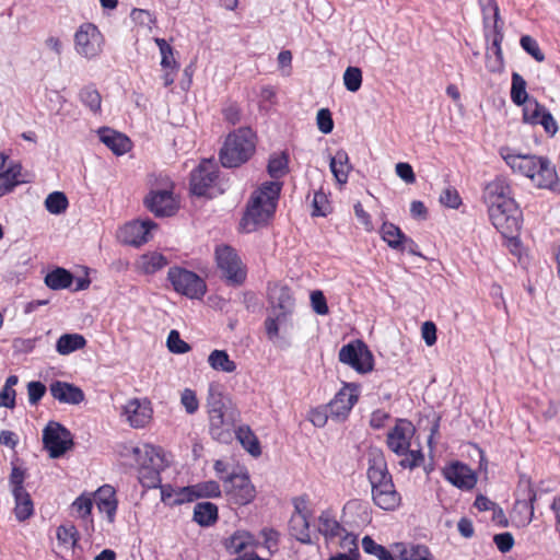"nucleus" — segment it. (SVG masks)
<instances>
[{
    "label": "nucleus",
    "instance_id": "nucleus-57",
    "mask_svg": "<svg viewBox=\"0 0 560 560\" xmlns=\"http://www.w3.org/2000/svg\"><path fill=\"white\" fill-rule=\"evenodd\" d=\"M313 217H326L328 212V199L327 196L323 191H316L312 201Z\"/></svg>",
    "mask_w": 560,
    "mask_h": 560
},
{
    "label": "nucleus",
    "instance_id": "nucleus-31",
    "mask_svg": "<svg viewBox=\"0 0 560 560\" xmlns=\"http://www.w3.org/2000/svg\"><path fill=\"white\" fill-rule=\"evenodd\" d=\"M73 275L65 268L57 267L45 277V284L51 290L69 288L73 282Z\"/></svg>",
    "mask_w": 560,
    "mask_h": 560
},
{
    "label": "nucleus",
    "instance_id": "nucleus-5",
    "mask_svg": "<svg viewBox=\"0 0 560 560\" xmlns=\"http://www.w3.org/2000/svg\"><path fill=\"white\" fill-rule=\"evenodd\" d=\"M256 136L248 127H241L226 136L219 152L223 167L234 168L246 163L256 150Z\"/></svg>",
    "mask_w": 560,
    "mask_h": 560
},
{
    "label": "nucleus",
    "instance_id": "nucleus-12",
    "mask_svg": "<svg viewBox=\"0 0 560 560\" xmlns=\"http://www.w3.org/2000/svg\"><path fill=\"white\" fill-rule=\"evenodd\" d=\"M103 35L92 23L82 24L74 34V47L79 55L93 58L102 50Z\"/></svg>",
    "mask_w": 560,
    "mask_h": 560
},
{
    "label": "nucleus",
    "instance_id": "nucleus-35",
    "mask_svg": "<svg viewBox=\"0 0 560 560\" xmlns=\"http://www.w3.org/2000/svg\"><path fill=\"white\" fill-rule=\"evenodd\" d=\"M208 363L215 371L233 373L236 370V363L230 359L225 350H213L208 357Z\"/></svg>",
    "mask_w": 560,
    "mask_h": 560
},
{
    "label": "nucleus",
    "instance_id": "nucleus-21",
    "mask_svg": "<svg viewBox=\"0 0 560 560\" xmlns=\"http://www.w3.org/2000/svg\"><path fill=\"white\" fill-rule=\"evenodd\" d=\"M122 415L133 428H143L152 417V409L148 400L133 398L124 406Z\"/></svg>",
    "mask_w": 560,
    "mask_h": 560
},
{
    "label": "nucleus",
    "instance_id": "nucleus-53",
    "mask_svg": "<svg viewBox=\"0 0 560 560\" xmlns=\"http://www.w3.org/2000/svg\"><path fill=\"white\" fill-rule=\"evenodd\" d=\"M180 404L188 415H194L199 409V401L196 393L190 388H185L180 395Z\"/></svg>",
    "mask_w": 560,
    "mask_h": 560
},
{
    "label": "nucleus",
    "instance_id": "nucleus-7",
    "mask_svg": "<svg viewBox=\"0 0 560 560\" xmlns=\"http://www.w3.org/2000/svg\"><path fill=\"white\" fill-rule=\"evenodd\" d=\"M167 279L174 290L189 299H201L207 290L206 282L194 271L180 267L170 268Z\"/></svg>",
    "mask_w": 560,
    "mask_h": 560
},
{
    "label": "nucleus",
    "instance_id": "nucleus-4",
    "mask_svg": "<svg viewBox=\"0 0 560 560\" xmlns=\"http://www.w3.org/2000/svg\"><path fill=\"white\" fill-rule=\"evenodd\" d=\"M280 192L281 184L278 182H265L253 191L241 221L246 232L268 222L276 212Z\"/></svg>",
    "mask_w": 560,
    "mask_h": 560
},
{
    "label": "nucleus",
    "instance_id": "nucleus-14",
    "mask_svg": "<svg viewBox=\"0 0 560 560\" xmlns=\"http://www.w3.org/2000/svg\"><path fill=\"white\" fill-rule=\"evenodd\" d=\"M226 494L236 504L246 505L250 503L255 495V487L252 485L249 477L245 474H232L223 478Z\"/></svg>",
    "mask_w": 560,
    "mask_h": 560
},
{
    "label": "nucleus",
    "instance_id": "nucleus-1",
    "mask_svg": "<svg viewBox=\"0 0 560 560\" xmlns=\"http://www.w3.org/2000/svg\"><path fill=\"white\" fill-rule=\"evenodd\" d=\"M493 226L506 238H515L521 230L523 213L514 200L510 182L502 176L489 182L483 189Z\"/></svg>",
    "mask_w": 560,
    "mask_h": 560
},
{
    "label": "nucleus",
    "instance_id": "nucleus-23",
    "mask_svg": "<svg viewBox=\"0 0 560 560\" xmlns=\"http://www.w3.org/2000/svg\"><path fill=\"white\" fill-rule=\"evenodd\" d=\"M482 11H483V20H485L486 26L488 25V21H489L488 13L493 14L492 31H491V34L487 35V37L489 40H491V47L489 49H491L495 56L501 57V42L503 39V34L501 32V27L499 26V22H500L499 8L494 1L489 0L488 5L483 7Z\"/></svg>",
    "mask_w": 560,
    "mask_h": 560
},
{
    "label": "nucleus",
    "instance_id": "nucleus-50",
    "mask_svg": "<svg viewBox=\"0 0 560 560\" xmlns=\"http://www.w3.org/2000/svg\"><path fill=\"white\" fill-rule=\"evenodd\" d=\"M166 346L172 353L183 354L190 350V346L180 338L177 330L170 331L166 340Z\"/></svg>",
    "mask_w": 560,
    "mask_h": 560
},
{
    "label": "nucleus",
    "instance_id": "nucleus-27",
    "mask_svg": "<svg viewBox=\"0 0 560 560\" xmlns=\"http://www.w3.org/2000/svg\"><path fill=\"white\" fill-rule=\"evenodd\" d=\"M310 516L292 514L289 521V533L298 541L305 545L313 544L310 534Z\"/></svg>",
    "mask_w": 560,
    "mask_h": 560
},
{
    "label": "nucleus",
    "instance_id": "nucleus-32",
    "mask_svg": "<svg viewBox=\"0 0 560 560\" xmlns=\"http://www.w3.org/2000/svg\"><path fill=\"white\" fill-rule=\"evenodd\" d=\"M342 530V526L338 521L335 520L329 511H323L320 513L318 517V532L327 540L340 536Z\"/></svg>",
    "mask_w": 560,
    "mask_h": 560
},
{
    "label": "nucleus",
    "instance_id": "nucleus-22",
    "mask_svg": "<svg viewBox=\"0 0 560 560\" xmlns=\"http://www.w3.org/2000/svg\"><path fill=\"white\" fill-rule=\"evenodd\" d=\"M49 392L52 398L61 404L79 405L85 398L80 387L62 381H54L49 386Z\"/></svg>",
    "mask_w": 560,
    "mask_h": 560
},
{
    "label": "nucleus",
    "instance_id": "nucleus-44",
    "mask_svg": "<svg viewBox=\"0 0 560 560\" xmlns=\"http://www.w3.org/2000/svg\"><path fill=\"white\" fill-rule=\"evenodd\" d=\"M288 161V155L284 152L271 155L267 166L270 177L275 179L282 177L287 173Z\"/></svg>",
    "mask_w": 560,
    "mask_h": 560
},
{
    "label": "nucleus",
    "instance_id": "nucleus-26",
    "mask_svg": "<svg viewBox=\"0 0 560 560\" xmlns=\"http://www.w3.org/2000/svg\"><path fill=\"white\" fill-rule=\"evenodd\" d=\"M330 171L338 184L345 185L348 182V176L352 170L349 161V155L345 150H338L329 161Z\"/></svg>",
    "mask_w": 560,
    "mask_h": 560
},
{
    "label": "nucleus",
    "instance_id": "nucleus-11",
    "mask_svg": "<svg viewBox=\"0 0 560 560\" xmlns=\"http://www.w3.org/2000/svg\"><path fill=\"white\" fill-rule=\"evenodd\" d=\"M238 421L240 412L234 407L209 416L211 436L221 443H230L233 440L234 432L237 430L236 423Z\"/></svg>",
    "mask_w": 560,
    "mask_h": 560
},
{
    "label": "nucleus",
    "instance_id": "nucleus-64",
    "mask_svg": "<svg viewBox=\"0 0 560 560\" xmlns=\"http://www.w3.org/2000/svg\"><path fill=\"white\" fill-rule=\"evenodd\" d=\"M493 541L497 548L503 553L509 552L514 545V538L509 532L494 535Z\"/></svg>",
    "mask_w": 560,
    "mask_h": 560
},
{
    "label": "nucleus",
    "instance_id": "nucleus-24",
    "mask_svg": "<svg viewBox=\"0 0 560 560\" xmlns=\"http://www.w3.org/2000/svg\"><path fill=\"white\" fill-rule=\"evenodd\" d=\"M98 136L100 140L116 155H122L131 148V141L127 136L110 128H101Z\"/></svg>",
    "mask_w": 560,
    "mask_h": 560
},
{
    "label": "nucleus",
    "instance_id": "nucleus-62",
    "mask_svg": "<svg viewBox=\"0 0 560 560\" xmlns=\"http://www.w3.org/2000/svg\"><path fill=\"white\" fill-rule=\"evenodd\" d=\"M97 509L101 513H104L106 515V520L109 524H113L116 518L117 508H118V501L117 500H101V502L96 503Z\"/></svg>",
    "mask_w": 560,
    "mask_h": 560
},
{
    "label": "nucleus",
    "instance_id": "nucleus-52",
    "mask_svg": "<svg viewBox=\"0 0 560 560\" xmlns=\"http://www.w3.org/2000/svg\"><path fill=\"white\" fill-rule=\"evenodd\" d=\"M402 456L404 458L399 460V466L404 469H413L419 467L424 460V456L420 450L411 451L408 448L407 453H405Z\"/></svg>",
    "mask_w": 560,
    "mask_h": 560
},
{
    "label": "nucleus",
    "instance_id": "nucleus-51",
    "mask_svg": "<svg viewBox=\"0 0 560 560\" xmlns=\"http://www.w3.org/2000/svg\"><path fill=\"white\" fill-rule=\"evenodd\" d=\"M520 44L522 48L530 55L536 61L542 62L545 60V55L539 48V45L535 38L529 35H523L521 37Z\"/></svg>",
    "mask_w": 560,
    "mask_h": 560
},
{
    "label": "nucleus",
    "instance_id": "nucleus-28",
    "mask_svg": "<svg viewBox=\"0 0 560 560\" xmlns=\"http://www.w3.org/2000/svg\"><path fill=\"white\" fill-rule=\"evenodd\" d=\"M218 506L209 501L199 502L194 508L192 520L202 527H209L218 521Z\"/></svg>",
    "mask_w": 560,
    "mask_h": 560
},
{
    "label": "nucleus",
    "instance_id": "nucleus-47",
    "mask_svg": "<svg viewBox=\"0 0 560 560\" xmlns=\"http://www.w3.org/2000/svg\"><path fill=\"white\" fill-rule=\"evenodd\" d=\"M362 548L364 552L377 557L378 560H395L384 546L376 544L370 536L363 537Z\"/></svg>",
    "mask_w": 560,
    "mask_h": 560
},
{
    "label": "nucleus",
    "instance_id": "nucleus-58",
    "mask_svg": "<svg viewBox=\"0 0 560 560\" xmlns=\"http://www.w3.org/2000/svg\"><path fill=\"white\" fill-rule=\"evenodd\" d=\"M317 127L318 129L325 133L328 135L334 129V120L331 117V113L327 108H322L317 112L316 116Z\"/></svg>",
    "mask_w": 560,
    "mask_h": 560
},
{
    "label": "nucleus",
    "instance_id": "nucleus-13",
    "mask_svg": "<svg viewBox=\"0 0 560 560\" xmlns=\"http://www.w3.org/2000/svg\"><path fill=\"white\" fill-rule=\"evenodd\" d=\"M143 203L150 212L159 218L171 217L178 209L172 187L150 190L144 197Z\"/></svg>",
    "mask_w": 560,
    "mask_h": 560
},
{
    "label": "nucleus",
    "instance_id": "nucleus-16",
    "mask_svg": "<svg viewBox=\"0 0 560 560\" xmlns=\"http://www.w3.org/2000/svg\"><path fill=\"white\" fill-rule=\"evenodd\" d=\"M156 228V224L150 220H136L128 222L120 229L119 238L122 243L139 247L151 237V231Z\"/></svg>",
    "mask_w": 560,
    "mask_h": 560
},
{
    "label": "nucleus",
    "instance_id": "nucleus-42",
    "mask_svg": "<svg viewBox=\"0 0 560 560\" xmlns=\"http://www.w3.org/2000/svg\"><path fill=\"white\" fill-rule=\"evenodd\" d=\"M80 101L91 112L98 113L101 110L102 97L100 92L93 86H84L79 94Z\"/></svg>",
    "mask_w": 560,
    "mask_h": 560
},
{
    "label": "nucleus",
    "instance_id": "nucleus-25",
    "mask_svg": "<svg viewBox=\"0 0 560 560\" xmlns=\"http://www.w3.org/2000/svg\"><path fill=\"white\" fill-rule=\"evenodd\" d=\"M270 302L272 304V313L288 316L293 312L294 299L288 287L276 288L270 293Z\"/></svg>",
    "mask_w": 560,
    "mask_h": 560
},
{
    "label": "nucleus",
    "instance_id": "nucleus-3",
    "mask_svg": "<svg viewBox=\"0 0 560 560\" xmlns=\"http://www.w3.org/2000/svg\"><path fill=\"white\" fill-rule=\"evenodd\" d=\"M368 465L366 476L374 504L384 511L397 510L401 504V495L395 488L385 456L380 448L369 451Z\"/></svg>",
    "mask_w": 560,
    "mask_h": 560
},
{
    "label": "nucleus",
    "instance_id": "nucleus-6",
    "mask_svg": "<svg viewBox=\"0 0 560 560\" xmlns=\"http://www.w3.org/2000/svg\"><path fill=\"white\" fill-rule=\"evenodd\" d=\"M219 168L213 161L205 160L190 173V191L198 197L212 198L221 190L217 189Z\"/></svg>",
    "mask_w": 560,
    "mask_h": 560
},
{
    "label": "nucleus",
    "instance_id": "nucleus-9",
    "mask_svg": "<svg viewBox=\"0 0 560 560\" xmlns=\"http://www.w3.org/2000/svg\"><path fill=\"white\" fill-rule=\"evenodd\" d=\"M43 444L51 458L63 456L74 445L71 432L56 421H49L44 428Z\"/></svg>",
    "mask_w": 560,
    "mask_h": 560
},
{
    "label": "nucleus",
    "instance_id": "nucleus-63",
    "mask_svg": "<svg viewBox=\"0 0 560 560\" xmlns=\"http://www.w3.org/2000/svg\"><path fill=\"white\" fill-rule=\"evenodd\" d=\"M311 303L314 312L318 315H326L329 311L326 298L322 291L317 290L311 293Z\"/></svg>",
    "mask_w": 560,
    "mask_h": 560
},
{
    "label": "nucleus",
    "instance_id": "nucleus-8",
    "mask_svg": "<svg viewBox=\"0 0 560 560\" xmlns=\"http://www.w3.org/2000/svg\"><path fill=\"white\" fill-rule=\"evenodd\" d=\"M218 268L230 284L240 285L246 279V268L236 250L229 245L215 248Z\"/></svg>",
    "mask_w": 560,
    "mask_h": 560
},
{
    "label": "nucleus",
    "instance_id": "nucleus-29",
    "mask_svg": "<svg viewBox=\"0 0 560 560\" xmlns=\"http://www.w3.org/2000/svg\"><path fill=\"white\" fill-rule=\"evenodd\" d=\"M234 436L238 440L242 446L254 457L261 454V448L257 436L247 425H241L234 432Z\"/></svg>",
    "mask_w": 560,
    "mask_h": 560
},
{
    "label": "nucleus",
    "instance_id": "nucleus-59",
    "mask_svg": "<svg viewBox=\"0 0 560 560\" xmlns=\"http://www.w3.org/2000/svg\"><path fill=\"white\" fill-rule=\"evenodd\" d=\"M440 202L445 207L457 209L462 203V199L455 188L447 187L440 195Z\"/></svg>",
    "mask_w": 560,
    "mask_h": 560
},
{
    "label": "nucleus",
    "instance_id": "nucleus-48",
    "mask_svg": "<svg viewBox=\"0 0 560 560\" xmlns=\"http://www.w3.org/2000/svg\"><path fill=\"white\" fill-rule=\"evenodd\" d=\"M343 83L348 91H359L362 85L361 69L358 67H348L343 73Z\"/></svg>",
    "mask_w": 560,
    "mask_h": 560
},
{
    "label": "nucleus",
    "instance_id": "nucleus-39",
    "mask_svg": "<svg viewBox=\"0 0 560 560\" xmlns=\"http://www.w3.org/2000/svg\"><path fill=\"white\" fill-rule=\"evenodd\" d=\"M207 407L209 416L233 408V406L223 396V394L220 390L213 388L212 386L209 388Z\"/></svg>",
    "mask_w": 560,
    "mask_h": 560
},
{
    "label": "nucleus",
    "instance_id": "nucleus-43",
    "mask_svg": "<svg viewBox=\"0 0 560 560\" xmlns=\"http://www.w3.org/2000/svg\"><path fill=\"white\" fill-rule=\"evenodd\" d=\"M69 206L68 198L62 191L50 192L45 199V207L51 214L63 213Z\"/></svg>",
    "mask_w": 560,
    "mask_h": 560
},
{
    "label": "nucleus",
    "instance_id": "nucleus-46",
    "mask_svg": "<svg viewBox=\"0 0 560 560\" xmlns=\"http://www.w3.org/2000/svg\"><path fill=\"white\" fill-rule=\"evenodd\" d=\"M163 469H154L142 467L139 468V481L140 483L148 489H154L162 485L161 471Z\"/></svg>",
    "mask_w": 560,
    "mask_h": 560
},
{
    "label": "nucleus",
    "instance_id": "nucleus-41",
    "mask_svg": "<svg viewBox=\"0 0 560 560\" xmlns=\"http://www.w3.org/2000/svg\"><path fill=\"white\" fill-rule=\"evenodd\" d=\"M141 269L144 273H155L158 270L165 267L168 261L165 256L160 253H151L141 256Z\"/></svg>",
    "mask_w": 560,
    "mask_h": 560
},
{
    "label": "nucleus",
    "instance_id": "nucleus-20",
    "mask_svg": "<svg viewBox=\"0 0 560 560\" xmlns=\"http://www.w3.org/2000/svg\"><path fill=\"white\" fill-rule=\"evenodd\" d=\"M131 453L139 468L164 469L166 467L162 450L153 445L144 444L142 446H135L131 448Z\"/></svg>",
    "mask_w": 560,
    "mask_h": 560
},
{
    "label": "nucleus",
    "instance_id": "nucleus-17",
    "mask_svg": "<svg viewBox=\"0 0 560 560\" xmlns=\"http://www.w3.org/2000/svg\"><path fill=\"white\" fill-rule=\"evenodd\" d=\"M415 434V427L408 420H399L387 433V446L397 455H404L410 448V441Z\"/></svg>",
    "mask_w": 560,
    "mask_h": 560
},
{
    "label": "nucleus",
    "instance_id": "nucleus-56",
    "mask_svg": "<svg viewBox=\"0 0 560 560\" xmlns=\"http://www.w3.org/2000/svg\"><path fill=\"white\" fill-rule=\"evenodd\" d=\"M57 538L62 544L74 546L78 541L79 534L74 525H61L57 529Z\"/></svg>",
    "mask_w": 560,
    "mask_h": 560
},
{
    "label": "nucleus",
    "instance_id": "nucleus-60",
    "mask_svg": "<svg viewBox=\"0 0 560 560\" xmlns=\"http://www.w3.org/2000/svg\"><path fill=\"white\" fill-rule=\"evenodd\" d=\"M329 418L330 415L325 405L312 409L308 416L310 421L317 428H323Z\"/></svg>",
    "mask_w": 560,
    "mask_h": 560
},
{
    "label": "nucleus",
    "instance_id": "nucleus-37",
    "mask_svg": "<svg viewBox=\"0 0 560 560\" xmlns=\"http://www.w3.org/2000/svg\"><path fill=\"white\" fill-rule=\"evenodd\" d=\"M381 236L390 248L396 250L401 246V242L405 240L406 234L394 223L384 222L381 228Z\"/></svg>",
    "mask_w": 560,
    "mask_h": 560
},
{
    "label": "nucleus",
    "instance_id": "nucleus-15",
    "mask_svg": "<svg viewBox=\"0 0 560 560\" xmlns=\"http://www.w3.org/2000/svg\"><path fill=\"white\" fill-rule=\"evenodd\" d=\"M354 384H346L334 397L329 404L325 405L329 411L330 419L340 422L347 419L354 404L358 401V395L354 393Z\"/></svg>",
    "mask_w": 560,
    "mask_h": 560
},
{
    "label": "nucleus",
    "instance_id": "nucleus-18",
    "mask_svg": "<svg viewBox=\"0 0 560 560\" xmlns=\"http://www.w3.org/2000/svg\"><path fill=\"white\" fill-rule=\"evenodd\" d=\"M174 504L192 502L199 498H219L221 495L220 485L214 480L199 482L192 486L180 488L177 491Z\"/></svg>",
    "mask_w": 560,
    "mask_h": 560
},
{
    "label": "nucleus",
    "instance_id": "nucleus-40",
    "mask_svg": "<svg viewBox=\"0 0 560 560\" xmlns=\"http://www.w3.org/2000/svg\"><path fill=\"white\" fill-rule=\"evenodd\" d=\"M547 110L536 98H532L524 104L523 120L526 124L538 125Z\"/></svg>",
    "mask_w": 560,
    "mask_h": 560
},
{
    "label": "nucleus",
    "instance_id": "nucleus-10",
    "mask_svg": "<svg viewBox=\"0 0 560 560\" xmlns=\"http://www.w3.org/2000/svg\"><path fill=\"white\" fill-rule=\"evenodd\" d=\"M339 361L351 366L358 373L365 374L373 370L374 358L369 347L362 340L345 345L338 354Z\"/></svg>",
    "mask_w": 560,
    "mask_h": 560
},
{
    "label": "nucleus",
    "instance_id": "nucleus-30",
    "mask_svg": "<svg viewBox=\"0 0 560 560\" xmlns=\"http://www.w3.org/2000/svg\"><path fill=\"white\" fill-rule=\"evenodd\" d=\"M85 338L80 334H65L60 336L56 343V350L59 354L67 355L84 348Z\"/></svg>",
    "mask_w": 560,
    "mask_h": 560
},
{
    "label": "nucleus",
    "instance_id": "nucleus-49",
    "mask_svg": "<svg viewBox=\"0 0 560 560\" xmlns=\"http://www.w3.org/2000/svg\"><path fill=\"white\" fill-rule=\"evenodd\" d=\"M92 508V499L83 494L78 497L72 503V510L78 513V516L83 521H89L90 523H92V520L90 518Z\"/></svg>",
    "mask_w": 560,
    "mask_h": 560
},
{
    "label": "nucleus",
    "instance_id": "nucleus-33",
    "mask_svg": "<svg viewBox=\"0 0 560 560\" xmlns=\"http://www.w3.org/2000/svg\"><path fill=\"white\" fill-rule=\"evenodd\" d=\"M21 168L20 164H14L9 166L5 171L0 172V197L12 191L14 187L24 182L19 178Z\"/></svg>",
    "mask_w": 560,
    "mask_h": 560
},
{
    "label": "nucleus",
    "instance_id": "nucleus-38",
    "mask_svg": "<svg viewBox=\"0 0 560 560\" xmlns=\"http://www.w3.org/2000/svg\"><path fill=\"white\" fill-rule=\"evenodd\" d=\"M511 100L515 105L522 106L530 98L526 92V81L517 73H512Z\"/></svg>",
    "mask_w": 560,
    "mask_h": 560
},
{
    "label": "nucleus",
    "instance_id": "nucleus-36",
    "mask_svg": "<svg viewBox=\"0 0 560 560\" xmlns=\"http://www.w3.org/2000/svg\"><path fill=\"white\" fill-rule=\"evenodd\" d=\"M254 544V536L246 530L235 532L225 544L230 553H240Z\"/></svg>",
    "mask_w": 560,
    "mask_h": 560
},
{
    "label": "nucleus",
    "instance_id": "nucleus-19",
    "mask_svg": "<svg viewBox=\"0 0 560 560\" xmlns=\"http://www.w3.org/2000/svg\"><path fill=\"white\" fill-rule=\"evenodd\" d=\"M444 478L462 490H470L476 486L477 476L467 465L455 462L443 469Z\"/></svg>",
    "mask_w": 560,
    "mask_h": 560
},
{
    "label": "nucleus",
    "instance_id": "nucleus-45",
    "mask_svg": "<svg viewBox=\"0 0 560 560\" xmlns=\"http://www.w3.org/2000/svg\"><path fill=\"white\" fill-rule=\"evenodd\" d=\"M154 42L160 49L162 68L176 70L178 66L174 58L172 46L164 38H155Z\"/></svg>",
    "mask_w": 560,
    "mask_h": 560
},
{
    "label": "nucleus",
    "instance_id": "nucleus-61",
    "mask_svg": "<svg viewBox=\"0 0 560 560\" xmlns=\"http://www.w3.org/2000/svg\"><path fill=\"white\" fill-rule=\"evenodd\" d=\"M287 317L278 313H273L272 316L267 317L265 322L266 332L269 339L278 337L279 325L285 322Z\"/></svg>",
    "mask_w": 560,
    "mask_h": 560
},
{
    "label": "nucleus",
    "instance_id": "nucleus-2",
    "mask_svg": "<svg viewBox=\"0 0 560 560\" xmlns=\"http://www.w3.org/2000/svg\"><path fill=\"white\" fill-rule=\"evenodd\" d=\"M501 156L514 173L529 178L537 188L560 194V182L548 158L518 154L511 152L510 149L502 150Z\"/></svg>",
    "mask_w": 560,
    "mask_h": 560
},
{
    "label": "nucleus",
    "instance_id": "nucleus-34",
    "mask_svg": "<svg viewBox=\"0 0 560 560\" xmlns=\"http://www.w3.org/2000/svg\"><path fill=\"white\" fill-rule=\"evenodd\" d=\"M12 494H13V498L15 501V506H14L15 517L20 522H23V521L30 518L34 513V505H33V501L31 499L30 493L25 490V491H21V492H14Z\"/></svg>",
    "mask_w": 560,
    "mask_h": 560
},
{
    "label": "nucleus",
    "instance_id": "nucleus-54",
    "mask_svg": "<svg viewBox=\"0 0 560 560\" xmlns=\"http://www.w3.org/2000/svg\"><path fill=\"white\" fill-rule=\"evenodd\" d=\"M26 472L23 468L13 465L9 483L11 486L12 493L25 491L24 481H25Z\"/></svg>",
    "mask_w": 560,
    "mask_h": 560
},
{
    "label": "nucleus",
    "instance_id": "nucleus-55",
    "mask_svg": "<svg viewBox=\"0 0 560 560\" xmlns=\"http://www.w3.org/2000/svg\"><path fill=\"white\" fill-rule=\"evenodd\" d=\"M47 388L45 384L39 381H32L27 384L28 402L31 406H36L46 394Z\"/></svg>",
    "mask_w": 560,
    "mask_h": 560
}]
</instances>
